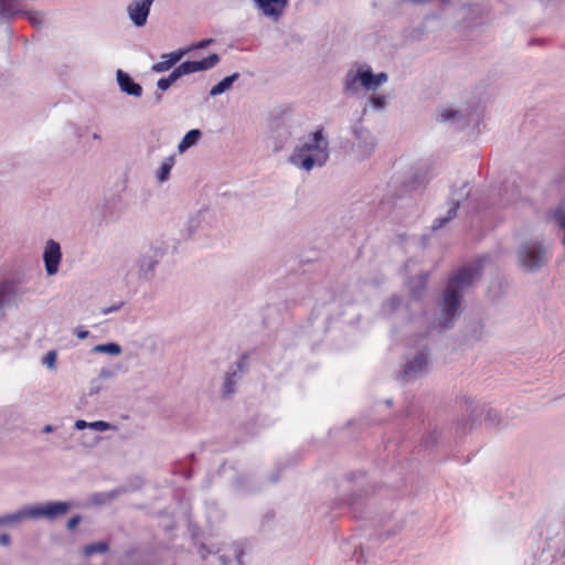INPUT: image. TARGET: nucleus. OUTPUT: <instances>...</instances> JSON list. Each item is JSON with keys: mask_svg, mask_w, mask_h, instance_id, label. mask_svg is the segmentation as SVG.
Instances as JSON below:
<instances>
[{"mask_svg": "<svg viewBox=\"0 0 565 565\" xmlns=\"http://www.w3.org/2000/svg\"><path fill=\"white\" fill-rule=\"evenodd\" d=\"M61 260V245L54 239H49L43 250V262L47 276H54L58 273Z\"/></svg>", "mask_w": 565, "mask_h": 565, "instance_id": "f8f14e48", "label": "nucleus"}, {"mask_svg": "<svg viewBox=\"0 0 565 565\" xmlns=\"http://www.w3.org/2000/svg\"><path fill=\"white\" fill-rule=\"evenodd\" d=\"M99 376L104 377V379H108V377L113 376V373H111V371H109L107 369H102L99 372Z\"/></svg>", "mask_w": 565, "mask_h": 565, "instance_id": "ea45409f", "label": "nucleus"}, {"mask_svg": "<svg viewBox=\"0 0 565 565\" xmlns=\"http://www.w3.org/2000/svg\"><path fill=\"white\" fill-rule=\"evenodd\" d=\"M191 49H180L160 56V61L151 66L154 73H163L172 68Z\"/></svg>", "mask_w": 565, "mask_h": 565, "instance_id": "f3484780", "label": "nucleus"}, {"mask_svg": "<svg viewBox=\"0 0 565 565\" xmlns=\"http://www.w3.org/2000/svg\"><path fill=\"white\" fill-rule=\"evenodd\" d=\"M75 334L78 339H86L89 335V331L87 330H76Z\"/></svg>", "mask_w": 565, "mask_h": 565, "instance_id": "58836bf2", "label": "nucleus"}, {"mask_svg": "<svg viewBox=\"0 0 565 565\" xmlns=\"http://www.w3.org/2000/svg\"><path fill=\"white\" fill-rule=\"evenodd\" d=\"M212 42H213V40H212V39L202 40V41H200L199 43H196V44H194V45L190 46L189 49H191V51H192V50H195V49H205V47H206V46H209Z\"/></svg>", "mask_w": 565, "mask_h": 565, "instance_id": "473e14b6", "label": "nucleus"}, {"mask_svg": "<svg viewBox=\"0 0 565 565\" xmlns=\"http://www.w3.org/2000/svg\"><path fill=\"white\" fill-rule=\"evenodd\" d=\"M252 2L263 17L278 22L285 15L290 0H252Z\"/></svg>", "mask_w": 565, "mask_h": 565, "instance_id": "9b49d317", "label": "nucleus"}, {"mask_svg": "<svg viewBox=\"0 0 565 565\" xmlns=\"http://www.w3.org/2000/svg\"><path fill=\"white\" fill-rule=\"evenodd\" d=\"M120 307H121V305L107 307V308H104V309L102 310V312H103L104 315H108V313H110V312H114V311L118 310Z\"/></svg>", "mask_w": 565, "mask_h": 565, "instance_id": "4c0bfd02", "label": "nucleus"}, {"mask_svg": "<svg viewBox=\"0 0 565 565\" xmlns=\"http://www.w3.org/2000/svg\"><path fill=\"white\" fill-rule=\"evenodd\" d=\"M88 428H90L93 430H96V431H106V430H109V429H114L115 427L111 426L107 422L96 420V422H90L89 425H88Z\"/></svg>", "mask_w": 565, "mask_h": 565, "instance_id": "7c9ffc66", "label": "nucleus"}, {"mask_svg": "<svg viewBox=\"0 0 565 565\" xmlns=\"http://www.w3.org/2000/svg\"><path fill=\"white\" fill-rule=\"evenodd\" d=\"M433 178L431 169L428 164H419L415 167L406 181L408 190L413 191L427 184Z\"/></svg>", "mask_w": 565, "mask_h": 565, "instance_id": "4468645a", "label": "nucleus"}, {"mask_svg": "<svg viewBox=\"0 0 565 565\" xmlns=\"http://www.w3.org/2000/svg\"><path fill=\"white\" fill-rule=\"evenodd\" d=\"M21 1L22 0H0V17L10 19L22 13L33 26H42L46 21L45 13L40 11H22Z\"/></svg>", "mask_w": 565, "mask_h": 565, "instance_id": "6e6552de", "label": "nucleus"}, {"mask_svg": "<svg viewBox=\"0 0 565 565\" xmlns=\"http://www.w3.org/2000/svg\"><path fill=\"white\" fill-rule=\"evenodd\" d=\"M220 559L222 561L223 565H227V563L223 556H221Z\"/></svg>", "mask_w": 565, "mask_h": 565, "instance_id": "49530a36", "label": "nucleus"}, {"mask_svg": "<svg viewBox=\"0 0 565 565\" xmlns=\"http://www.w3.org/2000/svg\"><path fill=\"white\" fill-rule=\"evenodd\" d=\"M439 1H440V3H441L444 7H446V6H448V4H449V1H448V0H439Z\"/></svg>", "mask_w": 565, "mask_h": 565, "instance_id": "a18cd8bd", "label": "nucleus"}, {"mask_svg": "<svg viewBox=\"0 0 565 565\" xmlns=\"http://www.w3.org/2000/svg\"><path fill=\"white\" fill-rule=\"evenodd\" d=\"M54 430L53 426L52 425H45L43 427V431L44 433H52Z\"/></svg>", "mask_w": 565, "mask_h": 565, "instance_id": "79ce46f5", "label": "nucleus"}, {"mask_svg": "<svg viewBox=\"0 0 565 565\" xmlns=\"http://www.w3.org/2000/svg\"><path fill=\"white\" fill-rule=\"evenodd\" d=\"M56 361H57V352L54 350H51V351L46 352L45 356L43 358L42 363L47 369L55 370Z\"/></svg>", "mask_w": 565, "mask_h": 565, "instance_id": "c85d7f7f", "label": "nucleus"}, {"mask_svg": "<svg viewBox=\"0 0 565 565\" xmlns=\"http://www.w3.org/2000/svg\"><path fill=\"white\" fill-rule=\"evenodd\" d=\"M484 258L461 267L449 278L439 303L437 323L440 329H448L460 313L463 292L480 278Z\"/></svg>", "mask_w": 565, "mask_h": 565, "instance_id": "f257e3e1", "label": "nucleus"}, {"mask_svg": "<svg viewBox=\"0 0 565 565\" xmlns=\"http://www.w3.org/2000/svg\"><path fill=\"white\" fill-rule=\"evenodd\" d=\"M184 76L181 65H178L167 77H162L157 82V87L160 90H167L179 78Z\"/></svg>", "mask_w": 565, "mask_h": 565, "instance_id": "412c9836", "label": "nucleus"}, {"mask_svg": "<svg viewBox=\"0 0 565 565\" xmlns=\"http://www.w3.org/2000/svg\"><path fill=\"white\" fill-rule=\"evenodd\" d=\"M470 194V185L467 181H461L460 184H455L451 190L450 196V206L446 213V215L436 218L431 225L434 231L441 228L449 221H451L457 215V210L460 205V202L466 200Z\"/></svg>", "mask_w": 565, "mask_h": 565, "instance_id": "0eeeda50", "label": "nucleus"}, {"mask_svg": "<svg viewBox=\"0 0 565 565\" xmlns=\"http://www.w3.org/2000/svg\"><path fill=\"white\" fill-rule=\"evenodd\" d=\"M516 259L521 270L536 273L547 264L548 249L537 239H529L519 246Z\"/></svg>", "mask_w": 565, "mask_h": 565, "instance_id": "20e7f679", "label": "nucleus"}, {"mask_svg": "<svg viewBox=\"0 0 565 565\" xmlns=\"http://www.w3.org/2000/svg\"><path fill=\"white\" fill-rule=\"evenodd\" d=\"M330 157V145L323 129H317L301 137L288 157V162L303 172L322 168Z\"/></svg>", "mask_w": 565, "mask_h": 565, "instance_id": "f03ea898", "label": "nucleus"}, {"mask_svg": "<svg viewBox=\"0 0 565 565\" xmlns=\"http://www.w3.org/2000/svg\"><path fill=\"white\" fill-rule=\"evenodd\" d=\"M427 361V354L425 350L422 349L411 360L407 361L403 371V377L406 381H412L416 376L423 374L426 371Z\"/></svg>", "mask_w": 565, "mask_h": 565, "instance_id": "ddd939ff", "label": "nucleus"}, {"mask_svg": "<svg viewBox=\"0 0 565 565\" xmlns=\"http://www.w3.org/2000/svg\"><path fill=\"white\" fill-rule=\"evenodd\" d=\"M79 522H81V516H78V515L73 516L67 522V529L68 530L75 529L78 525Z\"/></svg>", "mask_w": 565, "mask_h": 565, "instance_id": "72a5a7b5", "label": "nucleus"}, {"mask_svg": "<svg viewBox=\"0 0 565 565\" xmlns=\"http://www.w3.org/2000/svg\"><path fill=\"white\" fill-rule=\"evenodd\" d=\"M220 62V56L216 53L210 54L201 61H186L181 63L184 75L207 71L213 68Z\"/></svg>", "mask_w": 565, "mask_h": 565, "instance_id": "dca6fc26", "label": "nucleus"}, {"mask_svg": "<svg viewBox=\"0 0 565 565\" xmlns=\"http://www.w3.org/2000/svg\"><path fill=\"white\" fill-rule=\"evenodd\" d=\"M72 504L65 501H52L43 504H34L29 507V516L33 520L45 519L47 521H55L64 516Z\"/></svg>", "mask_w": 565, "mask_h": 565, "instance_id": "423d86ee", "label": "nucleus"}, {"mask_svg": "<svg viewBox=\"0 0 565 565\" xmlns=\"http://www.w3.org/2000/svg\"><path fill=\"white\" fill-rule=\"evenodd\" d=\"M107 550V545L103 542L89 544L85 547V554L87 556L96 554V553H103Z\"/></svg>", "mask_w": 565, "mask_h": 565, "instance_id": "c756f323", "label": "nucleus"}, {"mask_svg": "<svg viewBox=\"0 0 565 565\" xmlns=\"http://www.w3.org/2000/svg\"><path fill=\"white\" fill-rule=\"evenodd\" d=\"M7 525L4 522V515L0 516V526Z\"/></svg>", "mask_w": 565, "mask_h": 565, "instance_id": "c03bdc74", "label": "nucleus"}, {"mask_svg": "<svg viewBox=\"0 0 565 565\" xmlns=\"http://www.w3.org/2000/svg\"><path fill=\"white\" fill-rule=\"evenodd\" d=\"M354 151L359 160H365L372 156L376 147V140L371 131L361 125L354 126Z\"/></svg>", "mask_w": 565, "mask_h": 565, "instance_id": "1a4fd4ad", "label": "nucleus"}, {"mask_svg": "<svg viewBox=\"0 0 565 565\" xmlns=\"http://www.w3.org/2000/svg\"><path fill=\"white\" fill-rule=\"evenodd\" d=\"M162 256L163 250L158 246L150 245L143 249L136 262L138 279L141 281L151 280Z\"/></svg>", "mask_w": 565, "mask_h": 565, "instance_id": "39448f33", "label": "nucleus"}, {"mask_svg": "<svg viewBox=\"0 0 565 565\" xmlns=\"http://www.w3.org/2000/svg\"><path fill=\"white\" fill-rule=\"evenodd\" d=\"M154 0H130L126 7L129 21L135 28H143L150 15Z\"/></svg>", "mask_w": 565, "mask_h": 565, "instance_id": "9d476101", "label": "nucleus"}, {"mask_svg": "<svg viewBox=\"0 0 565 565\" xmlns=\"http://www.w3.org/2000/svg\"><path fill=\"white\" fill-rule=\"evenodd\" d=\"M116 81L120 92L124 94L135 98L141 97L143 92L141 85L136 83L128 73L118 70L116 72Z\"/></svg>", "mask_w": 565, "mask_h": 565, "instance_id": "2eb2a0df", "label": "nucleus"}, {"mask_svg": "<svg viewBox=\"0 0 565 565\" xmlns=\"http://www.w3.org/2000/svg\"><path fill=\"white\" fill-rule=\"evenodd\" d=\"M239 78L238 73H233L230 76L224 77L221 82H218L216 85H214L210 92L209 95L211 97H216L218 95H222L230 90L233 86V84Z\"/></svg>", "mask_w": 565, "mask_h": 565, "instance_id": "6ab92c4d", "label": "nucleus"}, {"mask_svg": "<svg viewBox=\"0 0 565 565\" xmlns=\"http://www.w3.org/2000/svg\"><path fill=\"white\" fill-rule=\"evenodd\" d=\"M89 422L78 419L75 422L74 427L78 430H83L85 428H88Z\"/></svg>", "mask_w": 565, "mask_h": 565, "instance_id": "c9c22d12", "label": "nucleus"}, {"mask_svg": "<svg viewBox=\"0 0 565 565\" xmlns=\"http://www.w3.org/2000/svg\"><path fill=\"white\" fill-rule=\"evenodd\" d=\"M427 280L426 274H419L414 280L411 281V291L414 298H419L425 289Z\"/></svg>", "mask_w": 565, "mask_h": 565, "instance_id": "a878e982", "label": "nucleus"}, {"mask_svg": "<svg viewBox=\"0 0 565 565\" xmlns=\"http://www.w3.org/2000/svg\"><path fill=\"white\" fill-rule=\"evenodd\" d=\"M238 379L239 376L237 371H233L226 374L222 388L224 396H231L235 392V386L238 382Z\"/></svg>", "mask_w": 565, "mask_h": 565, "instance_id": "5701e85b", "label": "nucleus"}, {"mask_svg": "<svg viewBox=\"0 0 565 565\" xmlns=\"http://www.w3.org/2000/svg\"><path fill=\"white\" fill-rule=\"evenodd\" d=\"M175 163V156H169L162 160L160 166L154 172L156 180L158 183H164L170 178V172Z\"/></svg>", "mask_w": 565, "mask_h": 565, "instance_id": "a211bd4d", "label": "nucleus"}, {"mask_svg": "<svg viewBox=\"0 0 565 565\" xmlns=\"http://www.w3.org/2000/svg\"><path fill=\"white\" fill-rule=\"evenodd\" d=\"M388 81L385 72L373 73L367 64L355 63L345 73L343 78V92L348 96H364L367 92H375Z\"/></svg>", "mask_w": 565, "mask_h": 565, "instance_id": "7ed1b4c3", "label": "nucleus"}, {"mask_svg": "<svg viewBox=\"0 0 565 565\" xmlns=\"http://www.w3.org/2000/svg\"><path fill=\"white\" fill-rule=\"evenodd\" d=\"M92 139H93L94 141H96V142H100V141H102V136H100V134H98V132H94V134L92 135Z\"/></svg>", "mask_w": 565, "mask_h": 565, "instance_id": "a19ab883", "label": "nucleus"}, {"mask_svg": "<svg viewBox=\"0 0 565 565\" xmlns=\"http://www.w3.org/2000/svg\"><path fill=\"white\" fill-rule=\"evenodd\" d=\"M8 284L0 282V323L6 319V306L8 302Z\"/></svg>", "mask_w": 565, "mask_h": 565, "instance_id": "cd10ccee", "label": "nucleus"}, {"mask_svg": "<svg viewBox=\"0 0 565 565\" xmlns=\"http://www.w3.org/2000/svg\"><path fill=\"white\" fill-rule=\"evenodd\" d=\"M70 128H72V129L74 130V134H75L77 137H79V136H81V134H79V129H78L77 127H75V126L71 125V126H70Z\"/></svg>", "mask_w": 565, "mask_h": 565, "instance_id": "37998d69", "label": "nucleus"}, {"mask_svg": "<svg viewBox=\"0 0 565 565\" xmlns=\"http://www.w3.org/2000/svg\"><path fill=\"white\" fill-rule=\"evenodd\" d=\"M202 132L199 129H192L185 134L182 140L178 145V151L180 153L185 152L189 148L194 146L201 138Z\"/></svg>", "mask_w": 565, "mask_h": 565, "instance_id": "aec40b11", "label": "nucleus"}, {"mask_svg": "<svg viewBox=\"0 0 565 565\" xmlns=\"http://www.w3.org/2000/svg\"><path fill=\"white\" fill-rule=\"evenodd\" d=\"M463 115L459 109L454 107H445L439 110V119L446 122L459 121Z\"/></svg>", "mask_w": 565, "mask_h": 565, "instance_id": "b1692460", "label": "nucleus"}, {"mask_svg": "<svg viewBox=\"0 0 565 565\" xmlns=\"http://www.w3.org/2000/svg\"><path fill=\"white\" fill-rule=\"evenodd\" d=\"M92 352L108 354L111 356H118L121 354L122 349L118 343L108 342V343H102V344H97V345L93 347Z\"/></svg>", "mask_w": 565, "mask_h": 565, "instance_id": "4be33fe9", "label": "nucleus"}, {"mask_svg": "<svg viewBox=\"0 0 565 565\" xmlns=\"http://www.w3.org/2000/svg\"><path fill=\"white\" fill-rule=\"evenodd\" d=\"M373 110L383 111L386 108L387 98L385 95L373 94L367 100Z\"/></svg>", "mask_w": 565, "mask_h": 565, "instance_id": "bb28decb", "label": "nucleus"}, {"mask_svg": "<svg viewBox=\"0 0 565 565\" xmlns=\"http://www.w3.org/2000/svg\"><path fill=\"white\" fill-rule=\"evenodd\" d=\"M113 497H114V494H111V493H108V494H97L95 497V500L98 503H104L106 501H109Z\"/></svg>", "mask_w": 565, "mask_h": 565, "instance_id": "f704fd0d", "label": "nucleus"}, {"mask_svg": "<svg viewBox=\"0 0 565 565\" xmlns=\"http://www.w3.org/2000/svg\"><path fill=\"white\" fill-rule=\"evenodd\" d=\"M26 519H30L29 507H25L14 513L4 515V522L7 525H18Z\"/></svg>", "mask_w": 565, "mask_h": 565, "instance_id": "393cba45", "label": "nucleus"}, {"mask_svg": "<svg viewBox=\"0 0 565 565\" xmlns=\"http://www.w3.org/2000/svg\"><path fill=\"white\" fill-rule=\"evenodd\" d=\"M11 542V537L9 534H0V545L8 546Z\"/></svg>", "mask_w": 565, "mask_h": 565, "instance_id": "e433bc0d", "label": "nucleus"}, {"mask_svg": "<svg viewBox=\"0 0 565 565\" xmlns=\"http://www.w3.org/2000/svg\"><path fill=\"white\" fill-rule=\"evenodd\" d=\"M401 303V299L398 297H392L383 307L386 313H391L397 309Z\"/></svg>", "mask_w": 565, "mask_h": 565, "instance_id": "2f4dec72", "label": "nucleus"}]
</instances>
